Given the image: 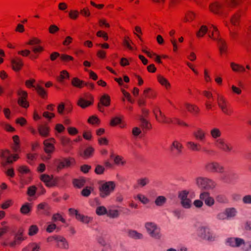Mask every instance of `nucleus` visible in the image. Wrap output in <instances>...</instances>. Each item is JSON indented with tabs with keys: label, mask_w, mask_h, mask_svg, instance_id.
Returning <instances> with one entry per match:
<instances>
[{
	"label": "nucleus",
	"mask_w": 251,
	"mask_h": 251,
	"mask_svg": "<svg viewBox=\"0 0 251 251\" xmlns=\"http://www.w3.org/2000/svg\"><path fill=\"white\" fill-rule=\"evenodd\" d=\"M243 0H226L224 4L215 3L210 6L211 11L221 14L226 15V8L233 7L240 4Z\"/></svg>",
	"instance_id": "f257e3e1"
},
{
	"label": "nucleus",
	"mask_w": 251,
	"mask_h": 251,
	"mask_svg": "<svg viewBox=\"0 0 251 251\" xmlns=\"http://www.w3.org/2000/svg\"><path fill=\"white\" fill-rule=\"evenodd\" d=\"M197 233L200 237L208 241H213L216 238V236L207 226L198 227L197 229Z\"/></svg>",
	"instance_id": "f03ea898"
},
{
	"label": "nucleus",
	"mask_w": 251,
	"mask_h": 251,
	"mask_svg": "<svg viewBox=\"0 0 251 251\" xmlns=\"http://www.w3.org/2000/svg\"><path fill=\"white\" fill-rule=\"evenodd\" d=\"M115 184L113 181L104 182L99 186L100 196L102 198H105L114 191Z\"/></svg>",
	"instance_id": "7ed1b4c3"
},
{
	"label": "nucleus",
	"mask_w": 251,
	"mask_h": 251,
	"mask_svg": "<svg viewBox=\"0 0 251 251\" xmlns=\"http://www.w3.org/2000/svg\"><path fill=\"white\" fill-rule=\"evenodd\" d=\"M196 184L202 190H209L215 186L214 181L206 177H199L196 179Z\"/></svg>",
	"instance_id": "20e7f679"
},
{
	"label": "nucleus",
	"mask_w": 251,
	"mask_h": 251,
	"mask_svg": "<svg viewBox=\"0 0 251 251\" xmlns=\"http://www.w3.org/2000/svg\"><path fill=\"white\" fill-rule=\"evenodd\" d=\"M145 226L148 234L151 237L156 239H159L161 238L160 228L155 223L148 222L145 224Z\"/></svg>",
	"instance_id": "39448f33"
},
{
	"label": "nucleus",
	"mask_w": 251,
	"mask_h": 251,
	"mask_svg": "<svg viewBox=\"0 0 251 251\" xmlns=\"http://www.w3.org/2000/svg\"><path fill=\"white\" fill-rule=\"evenodd\" d=\"M217 100L219 108L224 113L230 115L232 113V110L230 108L227 101L223 96L218 94Z\"/></svg>",
	"instance_id": "423d86ee"
},
{
	"label": "nucleus",
	"mask_w": 251,
	"mask_h": 251,
	"mask_svg": "<svg viewBox=\"0 0 251 251\" xmlns=\"http://www.w3.org/2000/svg\"><path fill=\"white\" fill-rule=\"evenodd\" d=\"M215 145L218 149L226 153H229L233 150L232 145L223 138L216 139Z\"/></svg>",
	"instance_id": "0eeeda50"
},
{
	"label": "nucleus",
	"mask_w": 251,
	"mask_h": 251,
	"mask_svg": "<svg viewBox=\"0 0 251 251\" xmlns=\"http://www.w3.org/2000/svg\"><path fill=\"white\" fill-rule=\"evenodd\" d=\"M75 162V160L73 158H63L62 160H55V164L56 166L57 171H59L64 168L70 167Z\"/></svg>",
	"instance_id": "6e6552de"
},
{
	"label": "nucleus",
	"mask_w": 251,
	"mask_h": 251,
	"mask_svg": "<svg viewBox=\"0 0 251 251\" xmlns=\"http://www.w3.org/2000/svg\"><path fill=\"white\" fill-rule=\"evenodd\" d=\"M204 168L206 171L209 172L222 173L224 172V166L217 162H209L206 163Z\"/></svg>",
	"instance_id": "1a4fd4ad"
},
{
	"label": "nucleus",
	"mask_w": 251,
	"mask_h": 251,
	"mask_svg": "<svg viewBox=\"0 0 251 251\" xmlns=\"http://www.w3.org/2000/svg\"><path fill=\"white\" fill-rule=\"evenodd\" d=\"M188 191L183 190L179 192L178 196L181 205L186 209L190 208L192 205L191 200L188 198Z\"/></svg>",
	"instance_id": "9d476101"
},
{
	"label": "nucleus",
	"mask_w": 251,
	"mask_h": 251,
	"mask_svg": "<svg viewBox=\"0 0 251 251\" xmlns=\"http://www.w3.org/2000/svg\"><path fill=\"white\" fill-rule=\"evenodd\" d=\"M238 177L239 176L237 173L231 171L222 175L221 179L225 182L233 184L236 182Z\"/></svg>",
	"instance_id": "9b49d317"
},
{
	"label": "nucleus",
	"mask_w": 251,
	"mask_h": 251,
	"mask_svg": "<svg viewBox=\"0 0 251 251\" xmlns=\"http://www.w3.org/2000/svg\"><path fill=\"white\" fill-rule=\"evenodd\" d=\"M25 240V238L23 236V231L20 230L15 234L14 240L9 242L8 245L11 248H15L16 246L20 245Z\"/></svg>",
	"instance_id": "f8f14e48"
},
{
	"label": "nucleus",
	"mask_w": 251,
	"mask_h": 251,
	"mask_svg": "<svg viewBox=\"0 0 251 251\" xmlns=\"http://www.w3.org/2000/svg\"><path fill=\"white\" fill-rule=\"evenodd\" d=\"M244 243V239L238 237H230L226 239V244L232 248H239Z\"/></svg>",
	"instance_id": "ddd939ff"
},
{
	"label": "nucleus",
	"mask_w": 251,
	"mask_h": 251,
	"mask_svg": "<svg viewBox=\"0 0 251 251\" xmlns=\"http://www.w3.org/2000/svg\"><path fill=\"white\" fill-rule=\"evenodd\" d=\"M200 199L203 201L205 204L209 206H212L215 203V200L210 196L209 193L207 192H203L200 195Z\"/></svg>",
	"instance_id": "4468645a"
},
{
	"label": "nucleus",
	"mask_w": 251,
	"mask_h": 251,
	"mask_svg": "<svg viewBox=\"0 0 251 251\" xmlns=\"http://www.w3.org/2000/svg\"><path fill=\"white\" fill-rule=\"evenodd\" d=\"M34 81L35 80L34 79L28 80L25 82L26 85L28 87H33L36 90L38 94L41 97L44 98L47 95L46 91L42 87L38 84L34 85L33 84Z\"/></svg>",
	"instance_id": "2eb2a0df"
},
{
	"label": "nucleus",
	"mask_w": 251,
	"mask_h": 251,
	"mask_svg": "<svg viewBox=\"0 0 251 251\" xmlns=\"http://www.w3.org/2000/svg\"><path fill=\"white\" fill-rule=\"evenodd\" d=\"M17 93L19 97L18 100V104L24 108H27L29 104L26 100L27 97V93L25 91L19 90Z\"/></svg>",
	"instance_id": "dca6fc26"
},
{
	"label": "nucleus",
	"mask_w": 251,
	"mask_h": 251,
	"mask_svg": "<svg viewBox=\"0 0 251 251\" xmlns=\"http://www.w3.org/2000/svg\"><path fill=\"white\" fill-rule=\"evenodd\" d=\"M54 240L57 243V247L61 249L68 250L69 245L65 238L62 236H56L54 237Z\"/></svg>",
	"instance_id": "f3484780"
},
{
	"label": "nucleus",
	"mask_w": 251,
	"mask_h": 251,
	"mask_svg": "<svg viewBox=\"0 0 251 251\" xmlns=\"http://www.w3.org/2000/svg\"><path fill=\"white\" fill-rule=\"evenodd\" d=\"M12 155L8 150L1 151L0 152V157L2 159H5V162H2L1 164L5 166L7 164H11L13 163L12 160L11 159Z\"/></svg>",
	"instance_id": "a211bd4d"
},
{
	"label": "nucleus",
	"mask_w": 251,
	"mask_h": 251,
	"mask_svg": "<svg viewBox=\"0 0 251 251\" xmlns=\"http://www.w3.org/2000/svg\"><path fill=\"white\" fill-rule=\"evenodd\" d=\"M127 235L129 238L134 240H141L144 238V235L142 233L133 229L128 230Z\"/></svg>",
	"instance_id": "6ab92c4d"
},
{
	"label": "nucleus",
	"mask_w": 251,
	"mask_h": 251,
	"mask_svg": "<svg viewBox=\"0 0 251 251\" xmlns=\"http://www.w3.org/2000/svg\"><path fill=\"white\" fill-rule=\"evenodd\" d=\"M72 84L75 87L81 88L83 85H85L92 89L94 88V85L92 83H85V82L80 80L77 78H74L72 81Z\"/></svg>",
	"instance_id": "aec40b11"
},
{
	"label": "nucleus",
	"mask_w": 251,
	"mask_h": 251,
	"mask_svg": "<svg viewBox=\"0 0 251 251\" xmlns=\"http://www.w3.org/2000/svg\"><path fill=\"white\" fill-rule=\"evenodd\" d=\"M45 146V151L48 153V156L47 159H50V156L49 154L51 153L54 150V147L52 143L49 142V140H46L44 141Z\"/></svg>",
	"instance_id": "412c9836"
},
{
	"label": "nucleus",
	"mask_w": 251,
	"mask_h": 251,
	"mask_svg": "<svg viewBox=\"0 0 251 251\" xmlns=\"http://www.w3.org/2000/svg\"><path fill=\"white\" fill-rule=\"evenodd\" d=\"M150 183V179L147 177H141L137 180V184L134 186L135 188H143Z\"/></svg>",
	"instance_id": "4be33fe9"
},
{
	"label": "nucleus",
	"mask_w": 251,
	"mask_h": 251,
	"mask_svg": "<svg viewBox=\"0 0 251 251\" xmlns=\"http://www.w3.org/2000/svg\"><path fill=\"white\" fill-rule=\"evenodd\" d=\"M188 148L193 151H199L201 150V145L193 141H189L187 142Z\"/></svg>",
	"instance_id": "5701e85b"
},
{
	"label": "nucleus",
	"mask_w": 251,
	"mask_h": 251,
	"mask_svg": "<svg viewBox=\"0 0 251 251\" xmlns=\"http://www.w3.org/2000/svg\"><path fill=\"white\" fill-rule=\"evenodd\" d=\"M193 135L196 139L203 142L205 139L206 133L202 129L199 128L197 131L193 132Z\"/></svg>",
	"instance_id": "b1692460"
},
{
	"label": "nucleus",
	"mask_w": 251,
	"mask_h": 251,
	"mask_svg": "<svg viewBox=\"0 0 251 251\" xmlns=\"http://www.w3.org/2000/svg\"><path fill=\"white\" fill-rule=\"evenodd\" d=\"M41 179L47 186L50 187L54 184V181L52 176L44 174L41 176Z\"/></svg>",
	"instance_id": "393cba45"
},
{
	"label": "nucleus",
	"mask_w": 251,
	"mask_h": 251,
	"mask_svg": "<svg viewBox=\"0 0 251 251\" xmlns=\"http://www.w3.org/2000/svg\"><path fill=\"white\" fill-rule=\"evenodd\" d=\"M214 40L217 42L219 50L221 53L226 51L227 46L226 42L221 38H215Z\"/></svg>",
	"instance_id": "a878e982"
},
{
	"label": "nucleus",
	"mask_w": 251,
	"mask_h": 251,
	"mask_svg": "<svg viewBox=\"0 0 251 251\" xmlns=\"http://www.w3.org/2000/svg\"><path fill=\"white\" fill-rule=\"evenodd\" d=\"M13 69L19 71L23 66V62L20 59H12L11 61Z\"/></svg>",
	"instance_id": "bb28decb"
},
{
	"label": "nucleus",
	"mask_w": 251,
	"mask_h": 251,
	"mask_svg": "<svg viewBox=\"0 0 251 251\" xmlns=\"http://www.w3.org/2000/svg\"><path fill=\"white\" fill-rule=\"evenodd\" d=\"M38 209L42 210V214L49 215L50 214V207L46 203H41L38 205Z\"/></svg>",
	"instance_id": "cd10ccee"
},
{
	"label": "nucleus",
	"mask_w": 251,
	"mask_h": 251,
	"mask_svg": "<svg viewBox=\"0 0 251 251\" xmlns=\"http://www.w3.org/2000/svg\"><path fill=\"white\" fill-rule=\"evenodd\" d=\"M182 145L177 141H175L172 143L170 150L171 151H173L174 149L176 151V154H179L182 152Z\"/></svg>",
	"instance_id": "c85d7f7f"
},
{
	"label": "nucleus",
	"mask_w": 251,
	"mask_h": 251,
	"mask_svg": "<svg viewBox=\"0 0 251 251\" xmlns=\"http://www.w3.org/2000/svg\"><path fill=\"white\" fill-rule=\"evenodd\" d=\"M38 130L40 135L44 137H47L49 135V128L46 126H39Z\"/></svg>",
	"instance_id": "c756f323"
},
{
	"label": "nucleus",
	"mask_w": 251,
	"mask_h": 251,
	"mask_svg": "<svg viewBox=\"0 0 251 251\" xmlns=\"http://www.w3.org/2000/svg\"><path fill=\"white\" fill-rule=\"evenodd\" d=\"M227 219L234 218L237 213V211L234 208H227L225 209Z\"/></svg>",
	"instance_id": "7c9ffc66"
},
{
	"label": "nucleus",
	"mask_w": 251,
	"mask_h": 251,
	"mask_svg": "<svg viewBox=\"0 0 251 251\" xmlns=\"http://www.w3.org/2000/svg\"><path fill=\"white\" fill-rule=\"evenodd\" d=\"M230 66L232 70L235 72H244L245 71V68L239 64L233 62L230 63Z\"/></svg>",
	"instance_id": "2f4dec72"
},
{
	"label": "nucleus",
	"mask_w": 251,
	"mask_h": 251,
	"mask_svg": "<svg viewBox=\"0 0 251 251\" xmlns=\"http://www.w3.org/2000/svg\"><path fill=\"white\" fill-rule=\"evenodd\" d=\"M75 218L77 220L84 224L89 223L92 220V219L90 217L80 214L79 213L78 214H76V216Z\"/></svg>",
	"instance_id": "473e14b6"
},
{
	"label": "nucleus",
	"mask_w": 251,
	"mask_h": 251,
	"mask_svg": "<svg viewBox=\"0 0 251 251\" xmlns=\"http://www.w3.org/2000/svg\"><path fill=\"white\" fill-rule=\"evenodd\" d=\"M167 201L166 198L163 196H159L157 197L154 203L157 206H162Z\"/></svg>",
	"instance_id": "72a5a7b5"
},
{
	"label": "nucleus",
	"mask_w": 251,
	"mask_h": 251,
	"mask_svg": "<svg viewBox=\"0 0 251 251\" xmlns=\"http://www.w3.org/2000/svg\"><path fill=\"white\" fill-rule=\"evenodd\" d=\"M240 11L234 14L230 18V22L233 25H237L239 22L240 17Z\"/></svg>",
	"instance_id": "f704fd0d"
},
{
	"label": "nucleus",
	"mask_w": 251,
	"mask_h": 251,
	"mask_svg": "<svg viewBox=\"0 0 251 251\" xmlns=\"http://www.w3.org/2000/svg\"><path fill=\"white\" fill-rule=\"evenodd\" d=\"M100 104L104 106H108L110 103V97L107 95H103L100 100Z\"/></svg>",
	"instance_id": "c9c22d12"
},
{
	"label": "nucleus",
	"mask_w": 251,
	"mask_h": 251,
	"mask_svg": "<svg viewBox=\"0 0 251 251\" xmlns=\"http://www.w3.org/2000/svg\"><path fill=\"white\" fill-rule=\"evenodd\" d=\"M69 78V73L66 70H63L60 72V75L59 76L56 77V79L59 82L63 83L64 79Z\"/></svg>",
	"instance_id": "e433bc0d"
},
{
	"label": "nucleus",
	"mask_w": 251,
	"mask_h": 251,
	"mask_svg": "<svg viewBox=\"0 0 251 251\" xmlns=\"http://www.w3.org/2000/svg\"><path fill=\"white\" fill-rule=\"evenodd\" d=\"M106 215L111 218H117L119 216V212L116 209H109L107 210Z\"/></svg>",
	"instance_id": "4c0bfd02"
},
{
	"label": "nucleus",
	"mask_w": 251,
	"mask_h": 251,
	"mask_svg": "<svg viewBox=\"0 0 251 251\" xmlns=\"http://www.w3.org/2000/svg\"><path fill=\"white\" fill-rule=\"evenodd\" d=\"M77 104L81 107L84 108L92 104V102L85 100L83 98H80L77 102Z\"/></svg>",
	"instance_id": "58836bf2"
},
{
	"label": "nucleus",
	"mask_w": 251,
	"mask_h": 251,
	"mask_svg": "<svg viewBox=\"0 0 251 251\" xmlns=\"http://www.w3.org/2000/svg\"><path fill=\"white\" fill-rule=\"evenodd\" d=\"M208 28L206 25H201L200 29L196 32L198 37H202L207 32Z\"/></svg>",
	"instance_id": "ea45409f"
},
{
	"label": "nucleus",
	"mask_w": 251,
	"mask_h": 251,
	"mask_svg": "<svg viewBox=\"0 0 251 251\" xmlns=\"http://www.w3.org/2000/svg\"><path fill=\"white\" fill-rule=\"evenodd\" d=\"M96 213L99 216H102L107 214V210L103 206H99L96 208Z\"/></svg>",
	"instance_id": "a19ab883"
},
{
	"label": "nucleus",
	"mask_w": 251,
	"mask_h": 251,
	"mask_svg": "<svg viewBox=\"0 0 251 251\" xmlns=\"http://www.w3.org/2000/svg\"><path fill=\"white\" fill-rule=\"evenodd\" d=\"M210 134L212 138L216 140L221 136V132L218 128H214L211 130Z\"/></svg>",
	"instance_id": "79ce46f5"
},
{
	"label": "nucleus",
	"mask_w": 251,
	"mask_h": 251,
	"mask_svg": "<svg viewBox=\"0 0 251 251\" xmlns=\"http://www.w3.org/2000/svg\"><path fill=\"white\" fill-rule=\"evenodd\" d=\"M94 151V149L92 147H89L84 150L83 154L82 155L85 158H88L92 156Z\"/></svg>",
	"instance_id": "37998d69"
},
{
	"label": "nucleus",
	"mask_w": 251,
	"mask_h": 251,
	"mask_svg": "<svg viewBox=\"0 0 251 251\" xmlns=\"http://www.w3.org/2000/svg\"><path fill=\"white\" fill-rule=\"evenodd\" d=\"M157 111L158 112L159 114V116H158L157 113L155 112V111H154V113L155 116V118L159 122L162 123V121L165 120V119H167V117L165 116V115L162 113L161 110L159 109H156Z\"/></svg>",
	"instance_id": "c03bdc74"
},
{
	"label": "nucleus",
	"mask_w": 251,
	"mask_h": 251,
	"mask_svg": "<svg viewBox=\"0 0 251 251\" xmlns=\"http://www.w3.org/2000/svg\"><path fill=\"white\" fill-rule=\"evenodd\" d=\"M143 51L144 52H145L149 57H150L151 58H153V57L154 56L155 57L154 59L157 63H161V61L160 59L159 56L157 55L156 54H155L154 53H151V52H150L146 50H143Z\"/></svg>",
	"instance_id": "a18cd8bd"
},
{
	"label": "nucleus",
	"mask_w": 251,
	"mask_h": 251,
	"mask_svg": "<svg viewBox=\"0 0 251 251\" xmlns=\"http://www.w3.org/2000/svg\"><path fill=\"white\" fill-rule=\"evenodd\" d=\"M241 249L242 251H251V241L245 242L244 240Z\"/></svg>",
	"instance_id": "49530a36"
},
{
	"label": "nucleus",
	"mask_w": 251,
	"mask_h": 251,
	"mask_svg": "<svg viewBox=\"0 0 251 251\" xmlns=\"http://www.w3.org/2000/svg\"><path fill=\"white\" fill-rule=\"evenodd\" d=\"M85 183V180L84 179H75L73 180L74 186L79 188L82 187L84 185Z\"/></svg>",
	"instance_id": "de8ad7c7"
},
{
	"label": "nucleus",
	"mask_w": 251,
	"mask_h": 251,
	"mask_svg": "<svg viewBox=\"0 0 251 251\" xmlns=\"http://www.w3.org/2000/svg\"><path fill=\"white\" fill-rule=\"evenodd\" d=\"M185 105L187 110L190 112L197 113L199 112L198 107H197L196 106L194 105H191L189 103H186Z\"/></svg>",
	"instance_id": "09e8293b"
},
{
	"label": "nucleus",
	"mask_w": 251,
	"mask_h": 251,
	"mask_svg": "<svg viewBox=\"0 0 251 251\" xmlns=\"http://www.w3.org/2000/svg\"><path fill=\"white\" fill-rule=\"evenodd\" d=\"M139 120L141 122V125L143 128L150 129L151 128V125L143 117H140Z\"/></svg>",
	"instance_id": "8fccbe9b"
},
{
	"label": "nucleus",
	"mask_w": 251,
	"mask_h": 251,
	"mask_svg": "<svg viewBox=\"0 0 251 251\" xmlns=\"http://www.w3.org/2000/svg\"><path fill=\"white\" fill-rule=\"evenodd\" d=\"M31 210L30 204L26 203L23 205L21 208V212L24 214H28Z\"/></svg>",
	"instance_id": "3c124183"
},
{
	"label": "nucleus",
	"mask_w": 251,
	"mask_h": 251,
	"mask_svg": "<svg viewBox=\"0 0 251 251\" xmlns=\"http://www.w3.org/2000/svg\"><path fill=\"white\" fill-rule=\"evenodd\" d=\"M216 201L221 203H226L228 202V200L226 196L223 195H219L216 197Z\"/></svg>",
	"instance_id": "603ef678"
},
{
	"label": "nucleus",
	"mask_w": 251,
	"mask_h": 251,
	"mask_svg": "<svg viewBox=\"0 0 251 251\" xmlns=\"http://www.w3.org/2000/svg\"><path fill=\"white\" fill-rule=\"evenodd\" d=\"M28 246L31 249V251H39L41 249L40 244L37 243H31Z\"/></svg>",
	"instance_id": "864d4df0"
},
{
	"label": "nucleus",
	"mask_w": 251,
	"mask_h": 251,
	"mask_svg": "<svg viewBox=\"0 0 251 251\" xmlns=\"http://www.w3.org/2000/svg\"><path fill=\"white\" fill-rule=\"evenodd\" d=\"M78 16L79 12L76 10H72L69 12V16L71 19L75 20Z\"/></svg>",
	"instance_id": "5fc2aeb1"
},
{
	"label": "nucleus",
	"mask_w": 251,
	"mask_h": 251,
	"mask_svg": "<svg viewBox=\"0 0 251 251\" xmlns=\"http://www.w3.org/2000/svg\"><path fill=\"white\" fill-rule=\"evenodd\" d=\"M38 231V227L35 225H32L29 228L28 234L30 236H33L36 234Z\"/></svg>",
	"instance_id": "6e6d98bb"
},
{
	"label": "nucleus",
	"mask_w": 251,
	"mask_h": 251,
	"mask_svg": "<svg viewBox=\"0 0 251 251\" xmlns=\"http://www.w3.org/2000/svg\"><path fill=\"white\" fill-rule=\"evenodd\" d=\"M137 198L143 204H147L149 202V200L144 195L138 194L137 196Z\"/></svg>",
	"instance_id": "4d7b16f0"
},
{
	"label": "nucleus",
	"mask_w": 251,
	"mask_h": 251,
	"mask_svg": "<svg viewBox=\"0 0 251 251\" xmlns=\"http://www.w3.org/2000/svg\"><path fill=\"white\" fill-rule=\"evenodd\" d=\"M158 80L162 85H164L166 88L170 86V83L164 77L161 76H159L158 77Z\"/></svg>",
	"instance_id": "13d9d810"
},
{
	"label": "nucleus",
	"mask_w": 251,
	"mask_h": 251,
	"mask_svg": "<svg viewBox=\"0 0 251 251\" xmlns=\"http://www.w3.org/2000/svg\"><path fill=\"white\" fill-rule=\"evenodd\" d=\"M91 190L92 189L91 187H86L82 190L81 195L84 197H87L90 195Z\"/></svg>",
	"instance_id": "bf43d9fd"
},
{
	"label": "nucleus",
	"mask_w": 251,
	"mask_h": 251,
	"mask_svg": "<svg viewBox=\"0 0 251 251\" xmlns=\"http://www.w3.org/2000/svg\"><path fill=\"white\" fill-rule=\"evenodd\" d=\"M88 122L93 125L98 124L100 123V120L97 117L92 116L89 118Z\"/></svg>",
	"instance_id": "052dcab7"
},
{
	"label": "nucleus",
	"mask_w": 251,
	"mask_h": 251,
	"mask_svg": "<svg viewBox=\"0 0 251 251\" xmlns=\"http://www.w3.org/2000/svg\"><path fill=\"white\" fill-rule=\"evenodd\" d=\"M122 122V120L120 117H116L111 120L110 125L112 126H115L120 124Z\"/></svg>",
	"instance_id": "680f3d73"
},
{
	"label": "nucleus",
	"mask_w": 251,
	"mask_h": 251,
	"mask_svg": "<svg viewBox=\"0 0 251 251\" xmlns=\"http://www.w3.org/2000/svg\"><path fill=\"white\" fill-rule=\"evenodd\" d=\"M36 191V187L35 186H31L28 188L27 193L29 196L32 197L35 195Z\"/></svg>",
	"instance_id": "e2e57ef3"
},
{
	"label": "nucleus",
	"mask_w": 251,
	"mask_h": 251,
	"mask_svg": "<svg viewBox=\"0 0 251 251\" xmlns=\"http://www.w3.org/2000/svg\"><path fill=\"white\" fill-rule=\"evenodd\" d=\"M52 220L54 222H56L57 220H60L63 223H65V220L64 218H63L61 217V216L58 213L54 214L52 217Z\"/></svg>",
	"instance_id": "0e129e2a"
},
{
	"label": "nucleus",
	"mask_w": 251,
	"mask_h": 251,
	"mask_svg": "<svg viewBox=\"0 0 251 251\" xmlns=\"http://www.w3.org/2000/svg\"><path fill=\"white\" fill-rule=\"evenodd\" d=\"M242 201L245 204H251V195H247L244 196L242 198Z\"/></svg>",
	"instance_id": "69168bd1"
},
{
	"label": "nucleus",
	"mask_w": 251,
	"mask_h": 251,
	"mask_svg": "<svg viewBox=\"0 0 251 251\" xmlns=\"http://www.w3.org/2000/svg\"><path fill=\"white\" fill-rule=\"evenodd\" d=\"M105 169L104 168L100 165H97L95 170V172L98 175H101L104 172Z\"/></svg>",
	"instance_id": "338daca9"
},
{
	"label": "nucleus",
	"mask_w": 251,
	"mask_h": 251,
	"mask_svg": "<svg viewBox=\"0 0 251 251\" xmlns=\"http://www.w3.org/2000/svg\"><path fill=\"white\" fill-rule=\"evenodd\" d=\"M18 171L22 174H27L29 172V169L25 166H20Z\"/></svg>",
	"instance_id": "774afa93"
}]
</instances>
